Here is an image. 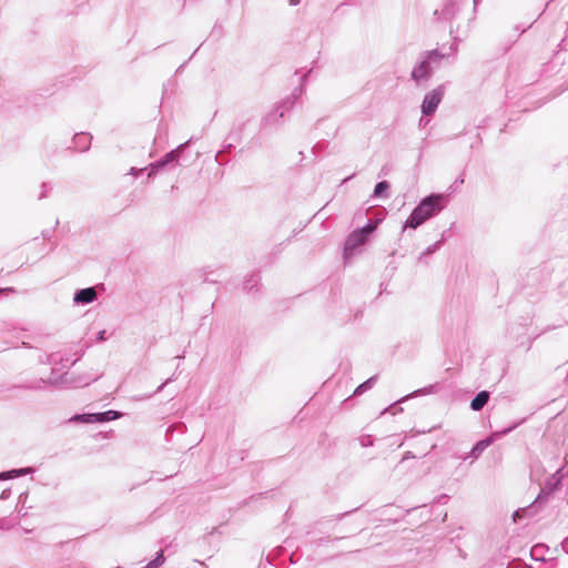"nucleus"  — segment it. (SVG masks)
<instances>
[{"mask_svg":"<svg viewBox=\"0 0 568 568\" xmlns=\"http://www.w3.org/2000/svg\"><path fill=\"white\" fill-rule=\"evenodd\" d=\"M493 443V439L491 438H487V439H484V440H480L476 444L475 446V450H484L485 448H487L490 444Z\"/></svg>","mask_w":568,"mask_h":568,"instance_id":"f8f14e48","label":"nucleus"},{"mask_svg":"<svg viewBox=\"0 0 568 568\" xmlns=\"http://www.w3.org/2000/svg\"><path fill=\"white\" fill-rule=\"evenodd\" d=\"M443 196L439 194H432L425 197L412 212L409 217L406 220L404 224V230L406 227L417 229L429 217L435 215L437 212L442 210L440 201Z\"/></svg>","mask_w":568,"mask_h":568,"instance_id":"f257e3e1","label":"nucleus"},{"mask_svg":"<svg viewBox=\"0 0 568 568\" xmlns=\"http://www.w3.org/2000/svg\"><path fill=\"white\" fill-rule=\"evenodd\" d=\"M540 498H541V494H539V495L537 496L536 501L540 500Z\"/></svg>","mask_w":568,"mask_h":568,"instance_id":"dca6fc26","label":"nucleus"},{"mask_svg":"<svg viewBox=\"0 0 568 568\" xmlns=\"http://www.w3.org/2000/svg\"><path fill=\"white\" fill-rule=\"evenodd\" d=\"M75 419L81 420L83 423H99L98 414H84L79 415Z\"/></svg>","mask_w":568,"mask_h":568,"instance_id":"1a4fd4ad","label":"nucleus"},{"mask_svg":"<svg viewBox=\"0 0 568 568\" xmlns=\"http://www.w3.org/2000/svg\"><path fill=\"white\" fill-rule=\"evenodd\" d=\"M375 230V225H366L357 231H354L345 243V251L351 252L356 247L363 245L368 235Z\"/></svg>","mask_w":568,"mask_h":568,"instance_id":"f03ea898","label":"nucleus"},{"mask_svg":"<svg viewBox=\"0 0 568 568\" xmlns=\"http://www.w3.org/2000/svg\"><path fill=\"white\" fill-rule=\"evenodd\" d=\"M106 332L104 329L100 331L98 334V341L102 342L106 339Z\"/></svg>","mask_w":568,"mask_h":568,"instance_id":"4468645a","label":"nucleus"},{"mask_svg":"<svg viewBox=\"0 0 568 568\" xmlns=\"http://www.w3.org/2000/svg\"><path fill=\"white\" fill-rule=\"evenodd\" d=\"M489 394L486 390H483L476 395V397L471 400L470 407L473 410H480L488 402Z\"/></svg>","mask_w":568,"mask_h":568,"instance_id":"39448f33","label":"nucleus"},{"mask_svg":"<svg viewBox=\"0 0 568 568\" xmlns=\"http://www.w3.org/2000/svg\"><path fill=\"white\" fill-rule=\"evenodd\" d=\"M97 298V291L93 287L80 290L75 293L73 301L77 304H89Z\"/></svg>","mask_w":568,"mask_h":568,"instance_id":"20e7f679","label":"nucleus"},{"mask_svg":"<svg viewBox=\"0 0 568 568\" xmlns=\"http://www.w3.org/2000/svg\"><path fill=\"white\" fill-rule=\"evenodd\" d=\"M373 384V378L367 379L363 384H361L354 392V394H362L365 389L371 387Z\"/></svg>","mask_w":568,"mask_h":568,"instance_id":"9b49d317","label":"nucleus"},{"mask_svg":"<svg viewBox=\"0 0 568 568\" xmlns=\"http://www.w3.org/2000/svg\"><path fill=\"white\" fill-rule=\"evenodd\" d=\"M389 189V184L388 182L386 181H383V182H379L376 184L375 186V190H374V194L376 196H381L385 191H387Z\"/></svg>","mask_w":568,"mask_h":568,"instance_id":"9d476101","label":"nucleus"},{"mask_svg":"<svg viewBox=\"0 0 568 568\" xmlns=\"http://www.w3.org/2000/svg\"><path fill=\"white\" fill-rule=\"evenodd\" d=\"M443 98L442 89H436L428 92L422 104V112L426 115H430L435 112Z\"/></svg>","mask_w":568,"mask_h":568,"instance_id":"7ed1b4c3","label":"nucleus"},{"mask_svg":"<svg viewBox=\"0 0 568 568\" xmlns=\"http://www.w3.org/2000/svg\"><path fill=\"white\" fill-rule=\"evenodd\" d=\"M99 423L110 422L120 417V413L115 410H108L104 413H98Z\"/></svg>","mask_w":568,"mask_h":568,"instance_id":"6e6552de","label":"nucleus"},{"mask_svg":"<svg viewBox=\"0 0 568 568\" xmlns=\"http://www.w3.org/2000/svg\"><path fill=\"white\" fill-rule=\"evenodd\" d=\"M428 61H423L418 67H416L413 72L412 77L416 81L425 80L428 77Z\"/></svg>","mask_w":568,"mask_h":568,"instance_id":"423d86ee","label":"nucleus"},{"mask_svg":"<svg viewBox=\"0 0 568 568\" xmlns=\"http://www.w3.org/2000/svg\"><path fill=\"white\" fill-rule=\"evenodd\" d=\"M30 473H32V468L30 467L0 473V480L16 478Z\"/></svg>","mask_w":568,"mask_h":568,"instance_id":"0eeeda50","label":"nucleus"},{"mask_svg":"<svg viewBox=\"0 0 568 568\" xmlns=\"http://www.w3.org/2000/svg\"><path fill=\"white\" fill-rule=\"evenodd\" d=\"M9 494H10V490H9V489H6V490H3V491L1 493L0 498H1V499H6V498H8Z\"/></svg>","mask_w":568,"mask_h":568,"instance_id":"2eb2a0df","label":"nucleus"},{"mask_svg":"<svg viewBox=\"0 0 568 568\" xmlns=\"http://www.w3.org/2000/svg\"><path fill=\"white\" fill-rule=\"evenodd\" d=\"M175 158H176V153H175V151H172L165 155L164 160L159 165L162 166L165 163H169L170 161L175 160Z\"/></svg>","mask_w":568,"mask_h":568,"instance_id":"ddd939ff","label":"nucleus"}]
</instances>
